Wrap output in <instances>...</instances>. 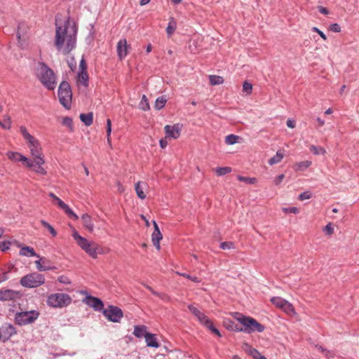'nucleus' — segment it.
I'll list each match as a JSON object with an SVG mask.
<instances>
[{"instance_id": "1", "label": "nucleus", "mask_w": 359, "mask_h": 359, "mask_svg": "<svg viewBox=\"0 0 359 359\" xmlns=\"http://www.w3.org/2000/svg\"><path fill=\"white\" fill-rule=\"evenodd\" d=\"M77 27L74 22L67 20L62 25L56 23L54 45L57 50L68 55L76 48Z\"/></svg>"}, {"instance_id": "2", "label": "nucleus", "mask_w": 359, "mask_h": 359, "mask_svg": "<svg viewBox=\"0 0 359 359\" xmlns=\"http://www.w3.org/2000/svg\"><path fill=\"white\" fill-rule=\"evenodd\" d=\"M34 75L41 85L49 90H53L57 86V76L46 63L39 62L34 68Z\"/></svg>"}, {"instance_id": "3", "label": "nucleus", "mask_w": 359, "mask_h": 359, "mask_svg": "<svg viewBox=\"0 0 359 359\" xmlns=\"http://www.w3.org/2000/svg\"><path fill=\"white\" fill-rule=\"evenodd\" d=\"M72 237L76 241L77 245L93 259H96L98 255L103 253V249L100 245L94 241H88L79 235L74 229L72 231Z\"/></svg>"}, {"instance_id": "4", "label": "nucleus", "mask_w": 359, "mask_h": 359, "mask_svg": "<svg viewBox=\"0 0 359 359\" xmlns=\"http://www.w3.org/2000/svg\"><path fill=\"white\" fill-rule=\"evenodd\" d=\"M231 316L243 325V332L245 333L262 332L265 329L263 325L252 317L246 316L238 312L232 313Z\"/></svg>"}, {"instance_id": "5", "label": "nucleus", "mask_w": 359, "mask_h": 359, "mask_svg": "<svg viewBox=\"0 0 359 359\" xmlns=\"http://www.w3.org/2000/svg\"><path fill=\"white\" fill-rule=\"evenodd\" d=\"M20 131L26 142L32 157L36 158L38 156H44L40 141L32 135L24 126H20Z\"/></svg>"}, {"instance_id": "6", "label": "nucleus", "mask_w": 359, "mask_h": 359, "mask_svg": "<svg viewBox=\"0 0 359 359\" xmlns=\"http://www.w3.org/2000/svg\"><path fill=\"white\" fill-rule=\"evenodd\" d=\"M57 95L60 103L67 109L72 106V92L69 83L62 81L58 87Z\"/></svg>"}, {"instance_id": "7", "label": "nucleus", "mask_w": 359, "mask_h": 359, "mask_svg": "<svg viewBox=\"0 0 359 359\" xmlns=\"http://www.w3.org/2000/svg\"><path fill=\"white\" fill-rule=\"evenodd\" d=\"M72 302V297L66 293H53L48 296L46 303L53 308H64Z\"/></svg>"}, {"instance_id": "8", "label": "nucleus", "mask_w": 359, "mask_h": 359, "mask_svg": "<svg viewBox=\"0 0 359 359\" xmlns=\"http://www.w3.org/2000/svg\"><path fill=\"white\" fill-rule=\"evenodd\" d=\"M45 283L44 276L36 272L29 273L23 276L20 283L27 288H34L42 285Z\"/></svg>"}, {"instance_id": "9", "label": "nucleus", "mask_w": 359, "mask_h": 359, "mask_svg": "<svg viewBox=\"0 0 359 359\" xmlns=\"http://www.w3.org/2000/svg\"><path fill=\"white\" fill-rule=\"evenodd\" d=\"M39 317V312L32 310L29 311L18 312L15 315V321L19 325L32 323Z\"/></svg>"}, {"instance_id": "10", "label": "nucleus", "mask_w": 359, "mask_h": 359, "mask_svg": "<svg viewBox=\"0 0 359 359\" xmlns=\"http://www.w3.org/2000/svg\"><path fill=\"white\" fill-rule=\"evenodd\" d=\"M45 163L46 161L44 156H38L36 158H33V160L29 158V163H27L25 167L38 175L44 176L48 173L46 169L43 166Z\"/></svg>"}, {"instance_id": "11", "label": "nucleus", "mask_w": 359, "mask_h": 359, "mask_svg": "<svg viewBox=\"0 0 359 359\" xmlns=\"http://www.w3.org/2000/svg\"><path fill=\"white\" fill-rule=\"evenodd\" d=\"M104 316L110 321L118 323L120 322L123 316L122 310L115 306L110 305L103 310Z\"/></svg>"}, {"instance_id": "12", "label": "nucleus", "mask_w": 359, "mask_h": 359, "mask_svg": "<svg viewBox=\"0 0 359 359\" xmlns=\"http://www.w3.org/2000/svg\"><path fill=\"white\" fill-rule=\"evenodd\" d=\"M271 302L276 306L283 309L287 313H294V309L292 304L280 297H274L271 299Z\"/></svg>"}, {"instance_id": "13", "label": "nucleus", "mask_w": 359, "mask_h": 359, "mask_svg": "<svg viewBox=\"0 0 359 359\" xmlns=\"http://www.w3.org/2000/svg\"><path fill=\"white\" fill-rule=\"evenodd\" d=\"M48 196L53 198L58 207L63 210L66 215L69 217L74 220H77L79 219L78 215L67 205L65 202H63L60 198H59L56 195L53 193H49Z\"/></svg>"}, {"instance_id": "14", "label": "nucleus", "mask_w": 359, "mask_h": 359, "mask_svg": "<svg viewBox=\"0 0 359 359\" xmlns=\"http://www.w3.org/2000/svg\"><path fill=\"white\" fill-rule=\"evenodd\" d=\"M189 310L193 313V315L198 319V322L208 327L211 323L212 321L209 319V318L200 310H198L194 305L190 304L188 306Z\"/></svg>"}, {"instance_id": "15", "label": "nucleus", "mask_w": 359, "mask_h": 359, "mask_svg": "<svg viewBox=\"0 0 359 359\" xmlns=\"http://www.w3.org/2000/svg\"><path fill=\"white\" fill-rule=\"evenodd\" d=\"M21 297L22 294L19 291L8 289L0 290V301H15Z\"/></svg>"}, {"instance_id": "16", "label": "nucleus", "mask_w": 359, "mask_h": 359, "mask_svg": "<svg viewBox=\"0 0 359 359\" xmlns=\"http://www.w3.org/2000/svg\"><path fill=\"white\" fill-rule=\"evenodd\" d=\"M182 128V125L180 123H176L172 126L166 125L164 127V130L166 135L165 137L177 139L180 136Z\"/></svg>"}, {"instance_id": "17", "label": "nucleus", "mask_w": 359, "mask_h": 359, "mask_svg": "<svg viewBox=\"0 0 359 359\" xmlns=\"http://www.w3.org/2000/svg\"><path fill=\"white\" fill-rule=\"evenodd\" d=\"M16 334L15 327L11 324H5L0 327V338L1 341L8 340L13 335Z\"/></svg>"}, {"instance_id": "18", "label": "nucleus", "mask_w": 359, "mask_h": 359, "mask_svg": "<svg viewBox=\"0 0 359 359\" xmlns=\"http://www.w3.org/2000/svg\"><path fill=\"white\" fill-rule=\"evenodd\" d=\"M130 46L128 44L127 40L126 39H122L118 41L117 43L116 50L117 55L120 60H123L128 53V49L130 48Z\"/></svg>"}, {"instance_id": "19", "label": "nucleus", "mask_w": 359, "mask_h": 359, "mask_svg": "<svg viewBox=\"0 0 359 359\" xmlns=\"http://www.w3.org/2000/svg\"><path fill=\"white\" fill-rule=\"evenodd\" d=\"M84 302L95 311H101L104 307L103 302L100 299L90 295H88Z\"/></svg>"}, {"instance_id": "20", "label": "nucleus", "mask_w": 359, "mask_h": 359, "mask_svg": "<svg viewBox=\"0 0 359 359\" xmlns=\"http://www.w3.org/2000/svg\"><path fill=\"white\" fill-rule=\"evenodd\" d=\"M6 156L13 162H21L25 166L29 163V158L17 151H8Z\"/></svg>"}, {"instance_id": "21", "label": "nucleus", "mask_w": 359, "mask_h": 359, "mask_svg": "<svg viewBox=\"0 0 359 359\" xmlns=\"http://www.w3.org/2000/svg\"><path fill=\"white\" fill-rule=\"evenodd\" d=\"M153 225L154 227V232L152 233V242L156 248L159 250L161 249L160 241L163 238V236L158 228L157 223L153 221Z\"/></svg>"}, {"instance_id": "22", "label": "nucleus", "mask_w": 359, "mask_h": 359, "mask_svg": "<svg viewBox=\"0 0 359 359\" xmlns=\"http://www.w3.org/2000/svg\"><path fill=\"white\" fill-rule=\"evenodd\" d=\"M148 188V184L145 182L139 181L135 184V190L139 198L144 200L146 198L147 195L144 190Z\"/></svg>"}, {"instance_id": "23", "label": "nucleus", "mask_w": 359, "mask_h": 359, "mask_svg": "<svg viewBox=\"0 0 359 359\" xmlns=\"http://www.w3.org/2000/svg\"><path fill=\"white\" fill-rule=\"evenodd\" d=\"M84 228L90 233L94 231V223L90 215L87 213L83 214L81 217Z\"/></svg>"}, {"instance_id": "24", "label": "nucleus", "mask_w": 359, "mask_h": 359, "mask_svg": "<svg viewBox=\"0 0 359 359\" xmlns=\"http://www.w3.org/2000/svg\"><path fill=\"white\" fill-rule=\"evenodd\" d=\"M18 247L20 248V255L25 257H37L39 256L35 252L33 248L29 246H23L22 244H18Z\"/></svg>"}, {"instance_id": "25", "label": "nucleus", "mask_w": 359, "mask_h": 359, "mask_svg": "<svg viewBox=\"0 0 359 359\" xmlns=\"http://www.w3.org/2000/svg\"><path fill=\"white\" fill-rule=\"evenodd\" d=\"M49 263L48 260L45 257H41L39 259L35 261L36 269L39 271H46L51 270L53 268L48 265Z\"/></svg>"}, {"instance_id": "26", "label": "nucleus", "mask_w": 359, "mask_h": 359, "mask_svg": "<svg viewBox=\"0 0 359 359\" xmlns=\"http://www.w3.org/2000/svg\"><path fill=\"white\" fill-rule=\"evenodd\" d=\"M145 341L149 347L158 348L160 344L158 343L156 334L149 333L145 335Z\"/></svg>"}, {"instance_id": "27", "label": "nucleus", "mask_w": 359, "mask_h": 359, "mask_svg": "<svg viewBox=\"0 0 359 359\" xmlns=\"http://www.w3.org/2000/svg\"><path fill=\"white\" fill-rule=\"evenodd\" d=\"M243 348L248 354L251 355L254 359H258V358L262 355L259 351L254 348L248 343L243 344Z\"/></svg>"}, {"instance_id": "28", "label": "nucleus", "mask_w": 359, "mask_h": 359, "mask_svg": "<svg viewBox=\"0 0 359 359\" xmlns=\"http://www.w3.org/2000/svg\"><path fill=\"white\" fill-rule=\"evenodd\" d=\"M224 326L230 331L243 332V328H239L238 326L230 319H224L223 321Z\"/></svg>"}, {"instance_id": "29", "label": "nucleus", "mask_w": 359, "mask_h": 359, "mask_svg": "<svg viewBox=\"0 0 359 359\" xmlns=\"http://www.w3.org/2000/svg\"><path fill=\"white\" fill-rule=\"evenodd\" d=\"M148 334L147 332V327L145 325H135L134 327L133 334L137 338L145 337Z\"/></svg>"}, {"instance_id": "30", "label": "nucleus", "mask_w": 359, "mask_h": 359, "mask_svg": "<svg viewBox=\"0 0 359 359\" xmlns=\"http://www.w3.org/2000/svg\"><path fill=\"white\" fill-rule=\"evenodd\" d=\"M81 121L86 126H90L93 121V114L92 112H89L88 114H81L80 116Z\"/></svg>"}, {"instance_id": "31", "label": "nucleus", "mask_w": 359, "mask_h": 359, "mask_svg": "<svg viewBox=\"0 0 359 359\" xmlns=\"http://www.w3.org/2000/svg\"><path fill=\"white\" fill-rule=\"evenodd\" d=\"M312 164L311 161H304L295 163L294 165V169L296 171H304L308 168H309Z\"/></svg>"}, {"instance_id": "32", "label": "nucleus", "mask_w": 359, "mask_h": 359, "mask_svg": "<svg viewBox=\"0 0 359 359\" xmlns=\"http://www.w3.org/2000/svg\"><path fill=\"white\" fill-rule=\"evenodd\" d=\"M78 82L84 87L88 86V75L87 71L78 72Z\"/></svg>"}, {"instance_id": "33", "label": "nucleus", "mask_w": 359, "mask_h": 359, "mask_svg": "<svg viewBox=\"0 0 359 359\" xmlns=\"http://www.w3.org/2000/svg\"><path fill=\"white\" fill-rule=\"evenodd\" d=\"M12 126L11 117L8 115L4 116L3 120L0 121V127L4 130H10Z\"/></svg>"}, {"instance_id": "34", "label": "nucleus", "mask_w": 359, "mask_h": 359, "mask_svg": "<svg viewBox=\"0 0 359 359\" xmlns=\"http://www.w3.org/2000/svg\"><path fill=\"white\" fill-rule=\"evenodd\" d=\"M284 155L280 151H278L276 154L269 160V164L273 165L280 163L283 158Z\"/></svg>"}, {"instance_id": "35", "label": "nucleus", "mask_w": 359, "mask_h": 359, "mask_svg": "<svg viewBox=\"0 0 359 359\" xmlns=\"http://www.w3.org/2000/svg\"><path fill=\"white\" fill-rule=\"evenodd\" d=\"M316 347L318 348V349L321 351L324 355L325 356L328 358V359H332V358H334L336 355V353H335V351H332V350H327L326 348H324L323 346H316Z\"/></svg>"}, {"instance_id": "36", "label": "nucleus", "mask_w": 359, "mask_h": 359, "mask_svg": "<svg viewBox=\"0 0 359 359\" xmlns=\"http://www.w3.org/2000/svg\"><path fill=\"white\" fill-rule=\"evenodd\" d=\"M40 223L44 228H46L50 232L53 237H55L57 236V231L55 230L53 226H51L48 222H46L44 219H41L40 221Z\"/></svg>"}, {"instance_id": "37", "label": "nucleus", "mask_w": 359, "mask_h": 359, "mask_svg": "<svg viewBox=\"0 0 359 359\" xmlns=\"http://www.w3.org/2000/svg\"><path fill=\"white\" fill-rule=\"evenodd\" d=\"M209 80L212 86L219 85L224 83V79L217 75H210L209 76Z\"/></svg>"}, {"instance_id": "38", "label": "nucleus", "mask_w": 359, "mask_h": 359, "mask_svg": "<svg viewBox=\"0 0 359 359\" xmlns=\"http://www.w3.org/2000/svg\"><path fill=\"white\" fill-rule=\"evenodd\" d=\"M139 107L143 111H148L150 109L149 100L145 95H143L139 104Z\"/></svg>"}, {"instance_id": "39", "label": "nucleus", "mask_w": 359, "mask_h": 359, "mask_svg": "<svg viewBox=\"0 0 359 359\" xmlns=\"http://www.w3.org/2000/svg\"><path fill=\"white\" fill-rule=\"evenodd\" d=\"M167 102V100L164 96H161L157 97L155 102L154 107L157 110H160L162 108L164 107L165 103Z\"/></svg>"}, {"instance_id": "40", "label": "nucleus", "mask_w": 359, "mask_h": 359, "mask_svg": "<svg viewBox=\"0 0 359 359\" xmlns=\"http://www.w3.org/2000/svg\"><path fill=\"white\" fill-rule=\"evenodd\" d=\"M175 29H176V22L173 18H171L170 21L169 22V23L166 27V32H167L168 36H170L174 33Z\"/></svg>"}, {"instance_id": "41", "label": "nucleus", "mask_w": 359, "mask_h": 359, "mask_svg": "<svg viewBox=\"0 0 359 359\" xmlns=\"http://www.w3.org/2000/svg\"><path fill=\"white\" fill-rule=\"evenodd\" d=\"M239 137L236 135H229L225 137V143L228 145H232L238 142Z\"/></svg>"}, {"instance_id": "42", "label": "nucleus", "mask_w": 359, "mask_h": 359, "mask_svg": "<svg viewBox=\"0 0 359 359\" xmlns=\"http://www.w3.org/2000/svg\"><path fill=\"white\" fill-rule=\"evenodd\" d=\"M231 172L230 167H219L215 169V172L218 176H222Z\"/></svg>"}, {"instance_id": "43", "label": "nucleus", "mask_w": 359, "mask_h": 359, "mask_svg": "<svg viewBox=\"0 0 359 359\" xmlns=\"http://www.w3.org/2000/svg\"><path fill=\"white\" fill-rule=\"evenodd\" d=\"M310 150L315 155L325 154L326 153V151L324 148H323L322 147H316L315 145H311L310 147Z\"/></svg>"}, {"instance_id": "44", "label": "nucleus", "mask_w": 359, "mask_h": 359, "mask_svg": "<svg viewBox=\"0 0 359 359\" xmlns=\"http://www.w3.org/2000/svg\"><path fill=\"white\" fill-rule=\"evenodd\" d=\"M237 178L239 181L244 182L250 184H253L257 182V179L255 177H243L241 175H238Z\"/></svg>"}, {"instance_id": "45", "label": "nucleus", "mask_w": 359, "mask_h": 359, "mask_svg": "<svg viewBox=\"0 0 359 359\" xmlns=\"http://www.w3.org/2000/svg\"><path fill=\"white\" fill-rule=\"evenodd\" d=\"M176 273L180 275V276H183V277H184V278H186L187 279H189V280H191V281H193L194 283H201V280L198 277H196V276H190V275H189L187 273H180V272H178V271H177Z\"/></svg>"}, {"instance_id": "46", "label": "nucleus", "mask_w": 359, "mask_h": 359, "mask_svg": "<svg viewBox=\"0 0 359 359\" xmlns=\"http://www.w3.org/2000/svg\"><path fill=\"white\" fill-rule=\"evenodd\" d=\"M243 90L248 95H250L252 92V85L248 81H245L243 84Z\"/></svg>"}, {"instance_id": "47", "label": "nucleus", "mask_w": 359, "mask_h": 359, "mask_svg": "<svg viewBox=\"0 0 359 359\" xmlns=\"http://www.w3.org/2000/svg\"><path fill=\"white\" fill-rule=\"evenodd\" d=\"M62 124L69 128L71 131L73 130V122L72 119L68 116L65 117L62 119Z\"/></svg>"}, {"instance_id": "48", "label": "nucleus", "mask_w": 359, "mask_h": 359, "mask_svg": "<svg viewBox=\"0 0 359 359\" xmlns=\"http://www.w3.org/2000/svg\"><path fill=\"white\" fill-rule=\"evenodd\" d=\"M106 129H107V142L109 143H110L111 142V140H110V136H111V121L109 118H108L107 120V126H106Z\"/></svg>"}, {"instance_id": "49", "label": "nucleus", "mask_w": 359, "mask_h": 359, "mask_svg": "<svg viewBox=\"0 0 359 359\" xmlns=\"http://www.w3.org/2000/svg\"><path fill=\"white\" fill-rule=\"evenodd\" d=\"M323 231L327 234V235H332L334 233V227L332 224V223H328L323 229Z\"/></svg>"}, {"instance_id": "50", "label": "nucleus", "mask_w": 359, "mask_h": 359, "mask_svg": "<svg viewBox=\"0 0 359 359\" xmlns=\"http://www.w3.org/2000/svg\"><path fill=\"white\" fill-rule=\"evenodd\" d=\"M311 198V194L309 191H306L301 193L298 196V198L300 201H304L306 199H309Z\"/></svg>"}, {"instance_id": "51", "label": "nucleus", "mask_w": 359, "mask_h": 359, "mask_svg": "<svg viewBox=\"0 0 359 359\" xmlns=\"http://www.w3.org/2000/svg\"><path fill=\"white\" fill-rule=\"evenodd\" d=\"M283 211L285 213L298 214L299 212V209L296 207L283 208Z\"/></svg>"}, {"instance_id": "52", "label": "nucleus", "mask_w": 359, "mask_h": 359, "mask_svg": "<svg viewBox=\"0 0 359 359\" xmlns=\"http://www.w3.org/2000/svg\"><path fill=\"white\" fill-rule=\"evenodd\" d=\"M234 248V244L232 242H222L220 243V248L223 250H229Z\"/></svg>"}, {"instance_id": "53", "label": "nucleus", "mask_w": 359, "mask_h": 359, "mask_svg": "<svg viewBox=\"0 0 359 359\" xmlns=\"http://www.w3.org/2000/svg\"><path fill=\"white\" fill-rule=\"evenodd\" d=\"M57 280L65 285H70L72 283L71 280L65 276H60L58 277Z\"/></svg>"}, {"instance_id": "54", "label": "nucleus", "mask_w": 359, "mask_h": 359, "mask_svg": "<svg viewBox=\"0 0 359 359\" xmlns=\"http://www.w3.org/2000/svg\"><path fill=\"white\" fill-rule=\"evenodd\" d=\"M208 330H210L212 333H214L215 334H216L217 336L221 337H222V334L220 333V332L219 331V330H217V328H215L214 326H213V324L212 323L207 327Z\"/></svg>"}, {"instance_id": "55", "label": "nucleus", "mask_w": 359, "mask_h": 359, "mask_svg": "<svg viewBox=\"0 0 359 359\" xmlns=\"http://www.w3.org/2000/svg\"><path fill=\"white\" fill-rule=\"evenodd\" d=\"M330 29L331 31H332L334 32H341V27L337 23L331 24L330 26Z\"/></svg>"}, {"instance_id": "56", "label": "nucleus", "mask_w": 359, "mask_h": 359, "mask_svg": "<svg viewBox=\"0 0 359 359\" xmlns=\"http://www.w3.org/2000/svg\"><path fill=\"white\" fill-rule=\"evenodd\" d=\"M312 31L318 33L324 41L327 40L326 35L321 30H320L318 27H313L312 28Z\"/></svg>"}, {"instance_id": "57", "label": "nucleus", "mask_w": 359, "mask_h": 359, "mask_svg": "<svg viewBox=\"0 0 359 359\" xmlns=\"http://www.w3.org/2000/svg\"><path fill=\"white\" fill-rule=\"evenodd\" d=\"M87 65L86 61L83 58H82L79 63V72H86Z\"/></svg>"}, {"instance_id": "58", "label": "nucleus", "mask_w": 359, "mask_h": 359, "mask_svg": "<svg viewBox=\"0 0 359 359\" xmlns=\"http://www.w3.org/2000/svg\"><path fill=\"white\" fill-rule=\"evenodd\" d=\"M10 245H11V243L8 241L1 242L0 243L1 250H2V251L7 250L8 249H9Z\"/></svg>"}, {"instance_id": "59", "label": "nucleus", "mask_w": 359, "mask_h": 359, "mask_svg": "<svg viewBox=\"0 0 359 359\" xmlns=\"http://www.w3.org/2000/svg\"><path fill=\"white\" fill-rule=\"evenodd\" d=\"M156 296H157L158 297H159L161 299H162L164 302L170 301L169 296L165 293L157 292V294H156Z\"/></svg>"}, {"instance_id": "60", "label": "nucleus", "mask_w": 359, "mask_h": 359, "mask_svg": "<svg viewBox=\"0 0 359 359\" xmlns=\"http://www.w3.org/2000/svg\"><path fill=\"white\" fill-rule=\"evenodd\" d=\"M284 177H285V175L283 174H280V175H278L274 180V183L276 185H278L279 184H280L282 182Z\"/></svg>"}, {"instance_id": "61", "label": "nucleus", "mask_w": 359, "mask_h": 359, "mask_svg": "<svg viewBox=\"0 0 359 359\" xmlns=\"http://www.w3.org/2000/svg\"><path fill=\"white\" fill-rule=\"evenodd\" d=\"M318 11L324 15L329 14V11L325 7L323 6H318Z\"/></svg>"}, {"instance_id": "62", "label": "nucleus", "mask_w": 359, "mask_h": 359, "mask_svg": "<svg viewBox=\"0 0 359 359\" xmlns=\"http://www.w3.org/2000/svg\"><path fill=\"white\" fill-rule=\"evenodd\" d=\"M159 144H160V147L162 148V149H164L167 147L168 145V142L165 139H161L160 141H159Z\"/></svg>"}, {"instance_id": "63", "label": "nucleus", "mask_w": 359, "mask_h": 359, "mask_svg": "<svg viewBox=\"0 0 359 359\" xmlns=\"http://www.w3.org/2000/svg\"><path fill=\"white\" fill-rule=\"evenodd\" d=\"M286 124L287 126L290 128H294L295 127L294 121L291 119H288L286 122Z\"/></svg>"}, {"instance_id": "64", "label": "nucleus", "mask_w": 359, "mask_h": 359, "mask_svg": "<svg viewBox=\"0 0 359 359\" xmlns=\"http://www.w3.org/2000/svg\"><path fill=\"white\" fill-rule=\"evenodd\" d=\"M117 189L120 193H123L125 191L124 187L121 184L120 182H117L116 183Z\"/></svg>"}]
</instances>
